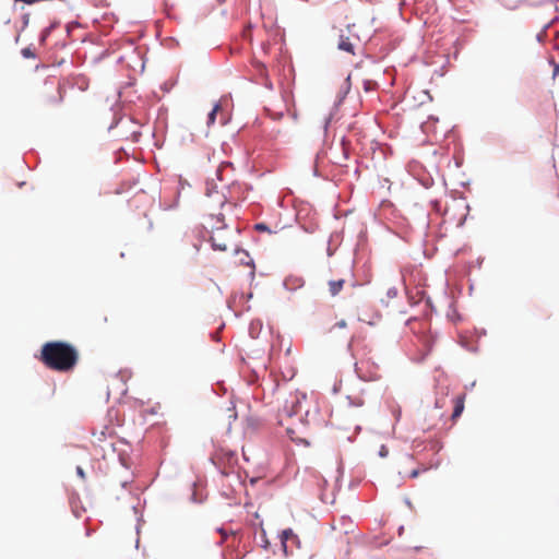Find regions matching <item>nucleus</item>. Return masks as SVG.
<instances>
[{
    "instance_id": "nucleus-4",
    "label": "nucleus",
    "mask_w": 559,
    "mask_h": 559,
    "mask_svg": "<svg viewBox=\"0 0 559 559\" xmlns=\"http://www.w3.org/2000/svg\"><path fill=\"white\" fill-rule=\"evenodd\" d=\"M465 395H457L454 399V408L452 413V420H456L464 411Z\"/></svg>"
},
{
    "instance_id": "nucleus-8",
    "label": "nucleus",
    "mask_w": 559,
    "mask_h": 559,
    "mask_svg": "<svg viewBox=\"0 0 559 559\" xmlns=\"http://www.w3.org/2000/svg\"><path fill=\"white\" fill-rule=\"evenodd\" d=\"M253 67L257 70L260 78L264 81V84H266V82H269V74L265 66L260 61H254Z\"/></svg>"
},
{
    "instance_id": "nucleus-3",
    "label": "nucleus",
    "mask_w": 559,
    "mask_h": 559,
    "mask_svg": "<svg viewBox=\"0 0 559 559\" xmlns=\"http://www.w3.org/2000/svg\"><path fill=\"white\" fill-rule=\"evenodd\" d=\"M301 413V402L297 395L292 396L286 401L283 408L280 409L278 414L281 417V421L284 417H293L295 415H299Z\"/></svg>"
},
{
    "instance_id": "nucleus-16",
    "label": "nucleus",
    "mask_w": 559,
    "mask_h": 559,
    "mask_svg": "<svg viewBox=\"0 0 559 559\" xmlns=\"http://www.w3.org/2000/svg\"><path fill=\"white\" fill-rule=\"evenodd\" d=\"M346 325H347V324H346V321H345V320H341V321H338V322L336 323V326H338V328H346Z\"/></svg>"
},
{
    "instance_id": "nucleus-13",
    "label": "nucleus",
    "mask_w": 559,
    "mask_h": 559,
    "mask_svg": "<svg viewBox=\"0 0 559 559\" xmlns=\"http://www.w3.org/2000/svg\"><path fill=\"white\" fill-rule=\"evenodd\" d=\"M227 460H228V464L230 465L236 462V455L234 453H228Z\"/></svg>"
},
{
    "instance_id": "nucleus-11",
    "label": "nucleus",
    "mask_w": 559,
    "mask_h": 559,
    "mask_svg": "<svg viewBox=\"0 0 559 559\" xmlns=\"http://www.w3.org/2000/svg\"><path fill=\"white\" fill-rule=\"evenodd\" d=\"M219 534L222 535V540H226L228 535H234L235 533L234 532H227L226 530L224 528H219L218 530Z\"/></svg>"
},
{
    "instance_id": "nucleus-10",
    "label": "nucleus",
    "mask_w": 559,
    "mask_h": 559,
    "mask_svg": "<svg viewBox=\"0 0 559 559\" xmlns=\"http://www.w3.org/2000/svg\"><path fill=\"white\" fill-rule=\"evenodd\" d=\"M212 245H213L214 249H218L221 251L227 250L226 243L217 242L214 237L212 238Z\"/></svg>"
},
{
    "instance_id": "nucleus-1",
    "label": "nucleus",
    "mask_w": 559,
    "mask_h": 559,
    "mask_svg": "<svg viewBox=\"0 0 559 559\" xmlns=\"http://www.w3.org/2000/svg\"><path fill=\"white\" fill-rule=\"evenodd\" d=\"M39 360L50 370L69 372L78 365L79 352L67 342H47L41 346Z\"/></svg>"
},
{
    "instance_id": "nucleus-20",
    "label": "nucleus",
    "mask_w": 559,
    "mask_h": 559,
    "mask_svg": "<svg viewBox=\"0 0 559 559\" xmlns=\"http://www.w3.org/2000/svg\"><path fill=\"white\" fill-rule=\"evenodd\" d=\"M78 474L81 476V477H84V472L81 467H78Z\"/></svg>"
},
{
    "instance_id": "nucleus-21",
    "label": "nucleus",
    "mask_w": 559,
    "mask_h": 559,
    "mask_svg": "<svg viewBox=\"0 0 559 559\" xmlns=\"http://www.w3.org/2000/svg\"><path fill=\"white\" fill-rule=\"evenodd\" d=\"M222 474L223 475H228L229 471L226 467H224V468H222Z\"/></svg>"
},
{
    "instance_id": "nucleus-17",
    "label": "nucleus",
    "mask_w": 559,
    "mask_h": 559,
    "mask_svg": "<svg viewBox=\"0 0 559 559\" xmlns=\"http://www.w3.org/2000/svg\"><path fill=\"white\" fill-rule=\"evenodd\" d=\"M219 460V453H216L213 457V462L217 464V461Z\"/></svg>"
},
{
    "instance_id": "nucleus-12",
    "label": "nucleus",
    "mask_w": 559,
    "mask_h": 559,
    "mask_svg": "<svg viewBox=\"0 0 559 559\" xmlns=\"http://www.w3.org/2000/svg\"><path fill=\"white\" fill-rule=\"evenodd\" d=\"M255 229L261 231L269 230L267 226L263 223L257 224Z\"/></svg>"
},
{
    "instance_id": "nucleus-18",
    "label": "nucleus",
    "mask_w": 559,
    "mask_h": 559,
    "mask_svg": "<svg viewBox=\"0 0 559 559\" xmlns=\"http://www.w3.org/2000/svg\"><path fill=\"white\" fill-rule=\"evenodd\" d=\"M23 55H24L25 57L31 56L29 49H27V48H26V49H24V50H23Z\"/></svg>"
},
{
    "instance_id": "nucleus-5",
    "label": "nucleus",
    "mask_w": 559,
    "mask_h": 559,
    "mask_svg": "<svg viewBox=\"0 0 559 559\" xmlns=\"http://www.w3.org/2000/svg\"><path fill=\"white\" fill-rule=\"evenodd\" d=\"M337 48L340 50L346 51V52L352 53V55L355 53V50H354L355 46L350 41L349 37L341 36L340 40L337 43Z\"/></svg>"
},
{
    "instance_id": "nucleus-14",
    "label": "nucleus",
    "mask_w": 559,
    "mask_h": 559,
    "mask_svg": "<svg viewBox=\"0 0 559 559\" xmlns=\"http://www.w3.org/2000/svg\"><path fill=\"white\" fill-rule=\"evenodd\" d=\"M388 453H389L388 448L385 445H382L381 449H380L379 454L384 457V456L388 455Z\"/></svg>"
},
{
    "instance_id": "nucleus-6",
    "label": "nucleus",
    "mask_w": 559,
    "mask_h": 559,
    "mask_svg": "<svg viewBox=\"0 0 559 559\" xmlns=\"http://www.w3.org/2000/svg\"><path fill=\"white\" fill-rule=\"evenodd\" d=\"M281 539H282V544L284 547V551L286 552L287 551V542H289V540L297 542L298 537L293 532L292 528H287L282 532Z\"/></svg>"
},
{
    "instance_id": "nucleus-2",
    "label": "nucleus",
    "mask_w": 559,
    "mask_h": 559,
    "mask_svg": "<svg viewBox=\"0 0 559 559\" xmlns=\"http://www.w3.org/2000/svg\"><path fill=\"white\" fill-rule=\"evenodd\" d=\"M357 376L364 381H377L381 378L379 367L370 359H361L355 364Z\"/></svg>"
},
{
    "instance_id": "nucleus-15",
    "label": "nucleus",
    "mask_w": 559,
    "mask_h": 559,
    "mask_svg": "<svg viewBox=\"0 0 559 559\" xmlns=\"http://www.w3.org/2000/svg\"><path fill=\"white\" fill-rule=\"evenodd\" d=\"M365 401L361 397H356V400L353 402L355 406H362Z\"/></svg>"
},
{
    "instance_id": "nucleus-19",
    "label": "nucleus",
    "mask_w": 559,
    "mask_h": 559,
    "mask_svg": "<svg viewBox=\"0 0 559 559\" xmlns=\"http://www.w3.org/2000/svg\"><path fill=\"white\" fill-rule=\"evenodd\" d=\"M559 73V66L556 64L554 69V75H557Z\"/></svg>"
},
{
    "instance_id": "nucleus-7",
    "label": "nucleus",
    "mask_w": 559,
    "mask_h": 559,
    "mask_svg": "<svg viewBox=\"0 0 559 559\" xmlns=\"http://www.w3.org/2000/svg\"><path fill=\"white\" fill-rule=\"evenodd\" d=\"M345 284L344 280H332L329 282V292L331 296H336L342 289Z\"/></svg>"
},
{
    "instance_id": "nucleus-22",
    "label": "nucleus",
    "mask_w": 559,
    "mask_h": 559,
    "mask_svg": "<svg viewBox=\"0 0 559 559\" xmlns=\"http://www.w3.org/2000/svg\"><path fill=\"white\" fill-rule=\"evenodd\" d=\"M417 475H418V471H413L411 474L412 477H417Z\"/></svg>"
},
{
    "instance_id": "nucleus-9",
    "label": "nucleus",
    "mask_w": 559,
    "mask_h": 559,
    "mask_svg": "<svg viewBox=\"0 0 559 559\" xmlns=\"http://www.w3.org/2000/svg\"><path fill=\"white\" fill-rule=\"evenodd\" d=\"M221 109V105L219 104H215L214 107L212 108V110L209 112V116H207V124L211 126L215 122L216 120V115L217 112L219 111Z\"/></svg>"
}]
</instances>
